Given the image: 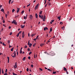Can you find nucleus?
Returning a JSON list of instances; mask_svg holds the SVG:
<instances>
[{"instance_id": "obj_48", "label": "nucleus", "mask_w": 75, "mask_h": 75, "mask_svg": "<svg viewBox=\"0 0 75 75\" xmlns=\"http://www.w3.org/2000/svg\"><path fill=\"white\" fill-rule=\"evenodd\" d=\"M37 39V38H35V39H33V40H34V41H35V40H36Z\"/></svg>"}, {"instance_id": "obj_38", "label": "nucleus", "mask_w": 75, "mask_h": 75, "mask_svg": "<svg viewBox=\"0 0 75 75\" xmlns=\"http://www.w3.org/2000/svg\"><path fill=\"white\" fill-rule=\"evenodd\" d=\"M7 69H6V70H5V72L6 73V72H7Z\"/></svg>"}, {"instance_id": "obj_15", "label": "nucleus", "mask_w": 75, "mask_h": 75, "mask_svg": "<svg viewBox=\"0 0 75 75\" xmlns=\"http://www.w3.org/2000/svg\"><path fill=\"white\" fill-rule=\"evenodd\" d=\"M52 31V28H51L50 29V32H51V31Z\"/></svg>"}, {"instance_id": "obj_50", "label": "nucleus", "mask_w": 75, "mask_h": 75, "mask_svg": "<svg viewBox=\"0 0 75 75\" xmlns=\"http://www.w3.org/2000/svg\"><path fill=\"white\" fill-rule=\"evenodd\" d=\"M3 23H5V21L4 20H3Z\"/></svg>"}, {"instance_id": "obj_11", "label": "nucleus", "mask_w": 75, "mask_h": 75, "mask_svg": "<svg viewBox=\"0 0 75 75\" xmlns=\"http://www.w3.org/2000/svg\"><path fill=\"white\" fill-rule=\"evenodd\" d=\"M47 4L48 5V6H50V5H51V3L49 2H48Z\"/></svg>"}, {"instance_id": "obj_14", "label": "nucleus", "mask_w": 75, "mask_h": 75, "mask_svg": "<svg viewBox=\"0 0 75 75\" xmlns=\"http://www.w3.org/2000/svg\"><path fill=\"white\" fill-rule=\"evenodd\" d=\"M64 71H67V68H65V67H64Z\"/></svg>"}, {"instance_id": "obj_58", "label": "nucleus", "mask_w": 75, "mask_h": 75, "mask_svg": "<svg viewBox=\"0 0 75 75\" xmlns=\"http://www.w3.org/2000/svg\"><path fill=\"white\" fill-rule=\"evenodd\" d=\"M13 2L14 1H12L11 2V4H12Z\"/></svg>"}, {"instance_id": "obj_59", "label": "nucleus", "mask_w": 75, "mask_h": 75, "mask_svg": "<svg viewBox=\"0 0 75 75\" xmlns=\"http://www.w3.org/2000/svg\"><path fill=\"white\" fill-rule=\"evenodd\" d=\"M12 47V46H10V45H9V48H11Z\"/></svg>"}, {"instance_id": "obj_18", "label": "nucleus", "mask_w": 75, "mask_h": 75, "mask_svg": "<svg viewBox=\"0 0 75 75\" xmlns=\"http://www.w3.org/2000/svg\"><path fill=\"white\" fill-rule=\"evenodd\" d=\"M25 57H24L23 59V61H25Z\"/></svg>"}, {"instance_id": "obj_55", "label": "nucleus", "mask_w": 75, "mask_h": 75, "mask_svg": "<svg viewBox=\"0 0 75 75\" xmlns=\"http://www.w3.org/2000/svg\"><path fill=\"white\" fill-rule=\"evenodd\" d=\"M28 59H30V56L28 57Z\"/></svg>"}, {"instance_id": "obj_17", "label": "nucleus", "mask_w": 75, "mask_h": 75, "mask_svg": "<svg viewBox=\"0 0 75 75\" xmlns=\"http://www.w3.org/2000/svg\"><path fill=\"white\" fill-rule=\"evenodd\" d=\"M31 46H32V44L30 43L29 44V47H31Z\"/></svg>"}, {"instance_id": "obj_60", "label": "nucleus", "mask_w": 75, "mask_h": 75, "mask_svg": "<svg viewBox=\"0 0 75 75\" xmlns=\"http://www.w3.org/2000/svg\"><path fill=\"white\" fill-rule=\"evenodd\" d=\"M4 30V29H3V28H2L1 29V31H3V30Z\"/></svg>"}, {"instance_id": "obj_42", "label": "nucleus", "mask_w": 75, "mask_h": 75, "mask_svg": "<svg viewBox=\"0 0 75 75\" xmlns=\"http://www.w3.org/2000/svg\"><path fill=\"white\" fill-rule=\"evenodd\" d=\"M39 69H40V71H42V69L41 68H40Z\"/></svg>"}, {"instance_id": "obj_49", "label": "nucleus", "mask_w": 75, "mask_h": 75, "mask_svg": "<svg viewBox=\"0 0 75 75\" xmlns=\"http://www.w3.org/2000/svg\"><path fill=\"white\" fill-rule=\"evenodd\" d=\"M46 3H47V1L46 0H45V3H44V4H46Z\"/></svg>"}, {"instance_id": "obj_8", "label": "nucleus", "mask_w": 75, "mask_h": 75, "mask_svg": "<svg viewBox=\"0 0 75 75\" xmlns=\"http://www.w3.org/2000/svg\"><path fill=\"white\" fill-rule=\"evenodd\" d=\"M48 28L47 27H45L44 28V31H45L46 30H48Z\"/></svg>"}, {"instance_id": "obj_52", "label": "nucleus", "mask_w": 75, "mask_h": 75, "mask_svg": "<svg viewBox=\"0 0 75 75\" xmlns=\"http://www.w3.org/2000/svg\"><path fill=\"white\" fill-rule=\"evenodd\" d=\"M11 34H12V32H10V35H11Z\"/></svg>"}, {"instance_id": "obj_6", "label": "nucleus", "mask_w": 75, "mask_h": 75, "mask_svg": "<svg viewBox=\"0 0 75 75\" xmlns=\"http://www.w3.org/2000/svg\"><path fill=\"white\" fill-rule=\"evenodd\" d=\"M38 4H37L36 6L35 7V9H37L38 8Z\"/></svg>"}, {"instance_id": "obj_28", "label": "nucleus", "mask_w": 75, "mask_h": 75, "mask_svg": "<svg viewBox=\"0 0 75 75\" xmlns=\"http://www.w3.org/2000/svg\"><path fill=\"white\" fill-rule=\"evenodd\" d=\"M42 19L43 18V16L42 15L41 16V17H40Z\"/></svg>"}, {"instance_id": "obj_62", "label": "nucleus", "mask_w": 75, "mask_h": 75, "mask_svg": "<svg viewBox=\"0 0 75 75\" xmlns=\"http://www.w3.org/2000/svg\"><path fill=\"white\" fill-rule=\"evenodd\" d=\"M47 42H48V43H49V42H50V40H48L47 41Z\"/></svg>"}, {"instance_id": "obj_24", "label": "nucleus", "mask_w": 75, "mask_h": 75, "mask_svg": "<svg viewBox=\"0 0 75 75\" xmlns=\"http://www.w3.org/2000/svg\"><path fill=\"white\" fill-rule=\"evenodd\" d=\"M15 67H16V68H17V63L16 62V63H15Z\"/></svg>"}, {"instance_id": "obj_64", "label": "nucleus", "mask_w": 75, "mask_h": 75, "mask_svg": "<svg viewBox=\"0 0 75 75\" xmlns=\"http://www.w3.org/2000/svg\"><path fill=\"white\" fill-rule=\"evenodd\" d=\"M29 71H30V72H31V70L30 69H29Z\"/></svg>"}, {"instance_id": "obj_19", "label": "nucleus", "mask_w": 75, "mask_h": 75, "mask_svg": "<svg viewBox=\"0 0 75 75\" xmlns=\"http://www.w3.org/2000/svg\"><path fill=\"white\" fill-rule=\"evenodd\" d=\"M14 49V47H13L11 50V51H13V49Z\"/></svg>"}, {"instance_id": "obj_46", "label": "nucleus", "mask_w": 75, "mask_h": 75, "mask_svg": "<svg viewBox=\"0 0 75 75\" xmlns=\"http://www.w3.org/2000/svg\"><path fill=\"white\" fill-rule=\"evenodd\" d=\"M27 47V45H25V46L24 48H26Z\"/></svg>"}, {"instance_id": "obj_57", "label": "nucleus", "mask_w": 75, "mask_h": 75, "mask_svg": "<svg viewBox=\"0 0 75 75\" xmlns=\"http://www.w3.org/2000/svg\"><path fill=\"white\" fill-rule=\"evenodd\" d=\"M41 15H39V17L40 18H41Z\"/></svg>"}, {"instance_id": "obj_41", "label": "nucleus", "mask_w": 75, "mask_h": 75, "mask_svg": "<svg viewBox=\"0 0 75 75\" xmlns=\"http://www.w3.org/2000/svg\"><path fill=\"white\" fill-rule=\"evenodd\" d=\"M21 32H22L21 31H20V32L18 33V34H20L21 33Z\"/></svg>"}, {"instance_id": "obj_35", "label": "nucleus", "mask_w": 75, "mask_h": 75, "mask_svg": "<svg viewBox=\"0 0 75 75\" xmlns=\"http://www.w3.org/2000/svg\"><path fill=\"white\" fill-rule=\"evenodd\" d=\"M11 0H9V4H10V2H11Z\"/></svg>"}, {"instance_id": "obj_2", "label": "nucleus", "mask_w": 75, "mask_h": 75, "mask_svg": "<svg viewBox=\"0 0 75 75\" xmlns=\"http://www.w3.org/2000/svg\"><path fill=\"white\" fill-rule=\"evenodd\" d=\"M43 21H45V19H46V18L45 17V15L44 16V17L43 18H42Z\"/></svg>"}, {"instance_id": "obj_27", "label": "nucleus", "mask_w": 75, "mask_h": 75, "mask_svg": "<svg viewBox=\"0 0 75 75\" xmlns=\"http://www.w3.org/2000/svg\"><path fill=\"white\" fill-rule=\"evenodd\" d=\"M28 45H30V41H29L28 42Z\"/></svg>"}, {"instance_id": "obj_4", "label": "nucleus", "mask_w": 75, "mask_h": 75, "mask_svg": "<svg viewBox=\"0 0 75 75\" xmlns=\"http://www.w3.org/2000/svg\"><path fill=\"white\" fill-rule=\"evenodd\" d=\"M22 38H24V36L25 35H24V32L23 31V32L22 34Z\"/></svg>"}, {"instance_id": "obj_39", "label": "nucleus", "mask_w": 75, "mask_h": 75, "mask_svg": "<svg viewBox=\"0 0 75 75\" xmlns=\"http://www.w3.org/2000/svg\"><path fill=\"white\" fill-rule=\"evenodd\" d=\"M28 51H30V48H28Z\"/></svg>"}, {"instance_id": "obj_30", "label": "nucleus", "mask_w": 75, "mask_h": 75, "mask_svg": "<svg viewBox=\"0 0 75 75\" xmlns=\"http://www.w3.org/2000/svg\"><path fill=\"white\" fill-rule=\"evenodd\" d=\"M24 11H23L22 12H21V14H23L24 13Z\"/></svg>"}, {"instance_id": "obj_7", "label": "nucleus", "mask_w": 75, "mask_h": 75, "mask_svg": "<svg viewBox=\"0 0 75 75\" xmlns=\"http://www.w3.org/2000/svg\"><path fill=\"white\" fill-rule=\"evenodd\" d=\"M17 8L18 9L16 11V13H18V12L19 11H20V8Z\"/></svg>"}, {"instance_id": "obj_56", "label": "nucleus", "mask_w": 75, "mask_h": 75, "mask_svg": "<svg viewBox=\"0 0 75 75\" xmlns=\"http://www.w3.org/2000/svg\"><path fill=\"white\" fill-rule=\"evenodd\" d=\"M30 6V4L28 5L27 6V7H28V6Z\"/></svg>"}, {"instance_id": "obj_9", "label": "nucleus", "mask_w": 75, "mask_h": 75, "mask_svg": "<svg viewBox=\"0 0 75 75\" xmlns=\"http://www.w3.org/2000/svg\"><path fill=\"white\" fill-rule=\"evenodd\" d=\"M35 16L36 18H38V15H37V13H36Z\"/></svg>"}, {"instance_id": "obj_1", "label": "nucleus", "mask_w": 75, "mask_h": 75, "mask_svg": "<svg viewBox=\"0 0 75 75\" xmlns=\"http://www.w3.org/2000/svg\"><path fill=\"white\" fill-rule=\"evenodd\" d=\"M12 24H15V25H17V23L16 21V20H14L12 22Z\"/></svg>"}, {"instance_id": "obj_31", "label": "nucleus", "mask_w": 75, "mask_h": 75, "mask_svg": "<svg viewBox=\"0 0 75 75\" xmlns=\"http://www.w3.org/2000/svg\"><path fill=\"white\" fill-rule=\"evenodd\" d=\"M62 24H63V23L62 22H60V24H61V25H62Z\"/></svg>"}, {"instance_id": "obj_16", "label": "nucleus", "mask_w": 75, "mask_h": 75, "mask_svg": "<svg viewBox=\"0 0 75 75\" xmlns=\"http://www.w3.org/2000/svg\"><path fill=\"white\" fill-rule=\"evenodd\" d=\"M1 11H2V12H3L4 11V9L2 8L1 10Z\"/></svg>"}, {"instance_id": "obj_21", "label": "nucleus", "mask_w": 75, "mask_h": 75, "mask_svg": "<svg viewBox=\"0 0 75 75\" xmlns=\"http://www.w3.org/2000/svg\"><path fill=\"white\" fill-rule=\"evenodd\" d=\"M15 11V9H13L12 10V13H14V12Z\"/></svg>"}, {"instance_id": "obj_40", "label": "nucleus", "mask_w": 75, "mask_h": 75, "mask_svg": "<svg viewBox=\"0 0 75 75\" xmlns=\"http://www.w3.org/2000/svg\"><path fill=\"white\" fill-rule=\"evenodd\" d=\"M4 75H8L7 73H5L4 74Z\"/></svg>"}, {"instance_id": "obj_36", "label": "nucleus", "mask_w": 75, "mask_h": 75, "mask_svg": "<svg viewBox=\"0 0 75 75\" xmlns=\"http://www.w3.org/2000/svg\"><path fill=\"white\" fill-rule=\"evenodd\" d=\"M35 45H36V44L35 43L33 45V46L35 47Z\"/></svg>"}, {"instance_id": "obj_13", "label": "nucleus", "mask_w": 75, "mask_h": 75, "mask_svg": "<svg viewBox=\"0 0 75 75\" xmlns=\"http://www.w3.org/2000/svg\"><path fill=\"white\" fill-rule=\"evenodd\" d=\"M9 57H7V59H8V63H9Z\"/></svg>"}, {"instance_id": "obj_44", "label": "nucleus", "mask_w": 75, "mask_h": 75, "mask_svg": "<svg viewBox=\"0 0 75 75\" xmlns=\"http://www.w3.org/2000/svg\"><path fill=\"white\" fill-rule=\"evenodd\" d=\"M61 18V16H58L57 18H58V19H59V18Z\"/></svg>"}, {"instance_id": "obj_37", "label": "nucleus", "mask_w": 75, "mask_h": 75, "mask_svg": "<svg viewBox=\"0 0 75 75\" xmlns=\"http://www.w3.org/2000/svg\"><path fill=\"white\" fill-rule=\"evenodd\" d=\"M62 30H64V26L62 27Z\"/></svg>"}, {"instance_id": "obj_43", "label": "nucleus", "mask_w": 75, "mask_h": 75, "mask_svg": "<svg viewBox=\"0 0 75 75\" xmlns=\"http://www.w3.org/2000/svg\"><path fill=\"white\" fill-rule=\"evenodd\" d=\"M32 54V52H30L29 53V55H31Z\"/></svg>"}, {"instance_id": "obj_22", "label": "nucleus", "mask_w": 75, "mask_h": 75, "mask_svg": "<svg viewBox=\"0 0 75 75\" xmlns=\"http://www.w3.org/2000/svg\"><path fill=\"white\" fill-rule=\"evenodd\" d=\"M35 35V34H33L31 35V36H32V37H33V36H34V35Z\"/></svg>"}, {"instance_id": "obj_23", "label": "nucleus", "mask_w": 75, "mask_h": 75, "mask_svg": "<svg viewBox=\"0 0 75 75\" xmlns=\"http://www.w3.org/2000/svg\"><path fill=\"white\" fill-rule=\"evenodd\" d=\"M27 17H25V16L24 17V19H25V20H26V19H27Z\"/></svg>"}, {"instance_id": "obj_5", "label": "nucleus", "mask_w": 75, "mask_h": 75, "mask_svg": "<svg viewBox=\"0 0 75 75\" xmlns=\"http://www.w3.org/2000/svg\"><path fill=\"white\" fill-rule=\"evenodd\" d=\"M11 56L13 58H15L16 57V53H14L13 56V54H12Z\"/></svg>"}, {"instance_id": "obj_3", "label": "nucleus", "mask_w": 75, "mask_h": 75, "mask_svg": "<svg viewBox=\"0 0 75 75\" xmlns=\"http://www.w3.org/2000/svg\"><path fill=\"white\" fill-rule=\"evenodd\" d=\"M29 18L30 20H33V15H31L29 16Z\"/></svg>"}, {"instance_id": "obj_34", "label": "nucleus", "mask_w": 75, "mask_h": 75, "mask_svg": "<svg viewBox=\"0 0 75 75\" xmlns=\"http://www.w3.org/2000/svg\"><path fill=\"white\" fill-rule=\"evenodd\" d=\"M5 16H6V18H7V14L6 13L5 14Z\"/></svg>"}, {"instance_id": "obj_29", "label": "nucleus", "mask_w": 75, "mask_h": 75, "mask_svg": "<svg viewBox=\"0 0 75 75\" xmlns=\"http://www.w3.org/2000/svg\"><path fill=\"white\" fill-rule=\"evenodd\" d=\"M20 54H22V50H20Z\"/></svg>"}, {"instance_id": "obj_10", "label": "nucleus", "mask_w": 75, "mask_h": 75, "mask_svg": "<svg viewBox=\"0 0 75 75\" xmlns=\"http://www.w3.org/2000/svg\"><path fill=\"white\" fill-rule=\"evenodd\" d=\"M21 28H24L25 27V25H21Z\"/></svg>"}, {"instance_id": "obj_53", "label": "nucleus", "mask_w": 75, "mask_h": 75, "mask_svg": "<svg viewBox=\"0 0 75 75\" xmlns=\"http://www.w3.org/2000/svg\"><path fill=\"white\" fill-rule=\"evenodd\" d=\"M54 20H53L51 21L52 22H54Z\"/></svg>"}, {"instance_id": "obj_26", "label": "nucleus", "mask_w": 75, "mask_h": 75, "mask_svg": "<svg viewBox=\"0 0 75 75\" xmlns=\"http://www.w3.org/2000/svg\"><path fill=\"white\" fill-rule=\"evenodd\" d=\"M43 45H44V44H40V46L41 47H42V46H43Z\"/></svg>"}, {"instance_id": "obj_54", "label": "nucleus", "mask_w": 75, "mask_h": 75, "mask_svg": "<svg viewBox=\"0 0 75 75\" xmlns=\"http://www.w3.org/2000/svg\"><path fill=\"white\" fill-rule=\"evenodd\" d=\"M33 66H34L33 65V64L31 65V67H32V68H33Z\"/></svg>"}, {"instance_id": "obj_63", "label": "nucleus", "mask_w": 75, "mask_h": 75, "mask_svg": "<svg viewBox=\"0 0 75 75\" xmlns=\"http://www.w3.org/2000/svg\"><path fill=\"white\" fill-rule=\"evenodd\" d=\"M8 28H9V29H10V28H11V27L9 26V27Z\"/></svg>"}, {"instance_id": "obj_32", "label": "nucleus", "mask_w": 75, "mask_h": 75, "mask_svg": "<svg viewBox=\"0 0 75 75\" xmlns=\"http://www.w3.org/2000/svg\"><path fill=\"white\" fill-rule=\"evenodd\" d=\"M18 46H17V49L16 50V51H17V50H18Z\"/></svg>"}, {"instance_id": "obj_45", "label": "nucleus", "mask_w": 75, "mask_h": 75, "mask_svg": "<svg viewBox=\"0 0 75 75\" xmlns=\"http://www.w3.org/2000/svg\"><path fill=\"white\" fill-rule=\"evenodd\" d=\"M27 71L28 72V71H29V69H28V68H27L26 69Z\"/></svg>"}, {"instance_id": "obj_25", "label": "nucleus", "mask_w": 75, "mask_h": 75, "mask_svg": "<svg viewBox=\"0 0 75 75\" xmlns=\"http://www.w3.org/2000/svg\"><path fill=\"white\" fill-rule=\"evenodd\" d=\"M56 71H53L52 74H56Z\"/></svg>"}, {"instance_id": "obj_33", "label": "nucleus", "mask_w": 75, "mask_h": 75, "mask_svg": "<svg viewBox=\"0 0 75 75\" xmlns=\"http://www.w3.org/2000/svg\"><path fill=\"white\" fill-rule=\"evenodd\" d=\"M2 44H3V45H4L5 46H6V44H4V43L3 42L2 43Z\"/></svg>"}, {"instance_id": "obj_20", "label": "nucleus", "mask_w": 75, "mask_h": 75, "mask_svg": "<svg viewBox=\"0 0 75 75\" xmlns=\"http://www.w3.org/2000/svg\"><path fill=\"white\" fill-rule=\"evenodd\" d=\"M2 74H4V71L3 70V69H2Z\"/></svg>"}, {"instance_id": "obj_47", "label": "nucleus", "mask_w": 75, "mask_h": 75, "mask_svg": "<svg viewBox=\"0 0 75 75\" xmlns=\"http://www.w3.org/2000/svg\"><path fill=\"white\" fill-rule=\"evenodd\" d=\"M19 36V34L18 33V34L16 35V36L18 37Z\"/></svg>"}, {"instance_id": "obj_12", "label": "nucleus", "mask_w": 75, "mask_h": 75, "mask_svg": "<svg viewBox=\"0 0 75 75\" xmlns=\"http://www.w3.org/2000/svg\"><path fill=\"white\" fill-rule=\"evenodd\" d=\"M42 11H40L39 12V14H42Z\"/></svg>"}, {"instance_id": "obj_51", "label": "nucleus", "mask_w": 75, "mask_h": 75, "mask_svg": "<svg viewBox=\"0 0 75 75\" xmlns=\"http://www.w3.org/2000/svg\"><path fill=\"white\" fill-rule=\"evenodd\" d=\"M4 18H3V16H2V20H4Z\"/></svg>"}, {"instance_id": "obj_61", "label": "nucleus", "mask_w": 75, "mask_h": 75, "mask_svg": "<svg viewBox=\"0 0 75 75\" xmlns=\"http://www.w3.org/2000/svg\"><path fill=\"white\" fill-rule=\"evenodd\" d=\"M9 14V12L8 11L7 12V14H8V15Z\"/></svg>"}]
</instances>
